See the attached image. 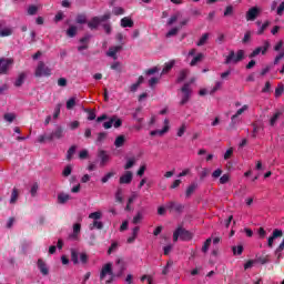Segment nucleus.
I'll use <instances>...</instances> for the list:
<instances>
[{
	"label": "nucleus",
	"mask_w": 284,
	"mask_h": 284,
	"mask_svg": "<svg viewBox=\"0 0 284 284\" xmlns=\"http://www.w3.org/2000/svg\"><path fill=\"white\" fill-rule=\"evenodd\" d=\"M245 59V51L240 49L237 50V53L234 52V50H231L229 55L225 58V65H230V63H240V61H243Z\"/></svg>",
	"instance_id": "f257e3e1"
},
{
	"label": "nucleus",
	"mask_w": 284,
	"mask_h": 284,
	"mask_svg": "<svg viewBox=\"0 0 284 284\" xmlns=\"http://www.w3.org/2000/svg\"><path fill=\"white\" fill-rule=\"evenodd\" d=\"M109 275L110 278L106 280V284H110V283H114V271H112V263H106L104 264V266L102 267L101 270V273H100V281H103V278H105V276Z\"/></svg>",
	"instance_id": "f03ea898"
},
{
	"label": "nucleus",
	"mask_w": 284,
	"mask_h": 284,
	"mask_svg": "<svg viewBox=\"0 0 284 284\" xmlns=\"http://www.w3.org/2000/svg\"><path fill=\"white\" fill-rule=\"evenodd\" d=\"M52 69L45 65V62L40 61L38 63V67L36 68L34 77L41 78V77H51Z\"/></svg>",
	"instance_id": "7ed1b4c3"
},
{
	"label": "nucleus",
	"mask_w": 284,
	"mask_h": 284,
	"mask_svg": "<svg viewBox=\"0 0 284 284\" xmlns=\"http://www.w3.org/2000/svg\"><path fill=\"white\" fill-rule=\"evenodd\" d=\"M271 47L272 44L270 43V40H264L263 45L255 48L253 52L250 53L248 58L254 59V57H258V54L265 55Z\"/></svg>",
	"instance_id": "20e7f679"
},
{
	"label": "nucleus",
	"mask_w": 284,
	"mask_h": 284,
	"mask_svg": "<svg viewBox=\"0 0 284 284\" xmlns=\"http://www.w3.org/2000/svg\"><path fill=\"white\" fill-rule=\"evenodd\" d=\"M250 106L247 104H244L241 109L236 111L234 115L231 118V123L229 125V130H236V119L243 114Z\"/></svg>",
	"instance_id": "39448f33"
},
{
	"label": "nucleus",
	"mask_w": 284,
	"mask_h": 284,
	"mask_svg": "<svg viewBox=\"0 0 284 284\" xmlns=\"http://www.w3.org/2000/svg\"><path fill=\"white\" fill-rule=\"evenodd\" d=\"M14 63V60L10 58H0V74H8V70Z\"/></svg>",
	"instance_id": "423d86ee"
},
{
	"label": "nucleus",
	"mask_w": 284,
	"mask_h": 284,
	"mask_svg": "<svg viewBox=\"0 0 284 284\" xmlns=\"http://www.w3.org/2000/svg\"><path fill=\"white\" fill-rule=\"evenodd\" d=\"M181 92L183 93L182 100L180 101V105H185L187 101H190V94H192V90H190V83H185L181 88Z\"/></svg>",
	"instance_id": "0eeeda50"
},
{
	"label": "nucleus",
	"mask_w": 284,
	"mask_h": 284,
	"mask_svg": "<svg viewBox=\"0 0 284 284\" xmlns=\"http://www.w3.org/2000/svg\"><path fill=\"white\" fill-rule=\"evenodd\" d=\"M261 14V9L258 7H253L246 12V21H256L257 17Z\"/></svg>",
	"instance_id": "6e6552de"
},
{
	"label": "nucleus",
	"mask_w": 284,
	"mask_h": 284,
	"mask_svg": "<svg viewBox=\"0 0 284 284\" xmlns=\"http://www.w3.org/2000/svg\"><path fill=\"white\" fill-rule=\"evenodd\" d=\"M54 139H63V128L57 126V129L47 135V141H54Z\"/></svg>",
	"instance_id": "1a4fd4ad"
},
{
	"label": "nucleus",
	"mask_w": 284,
	"mask_h": 284,
	"mask_svg": "<svg viewBox=\"0 0 284 284\" xmlns=\"http://www.w3.org/2000/svg\"><path fill=\"white\" fill-rule=\"evenodd\" d=\"M133 174L132 171H126L122 176H120L119 179V183L120 185H130V183H132V179H133Z\"/></svg>",
	"instance_id": "9d476101"
},
{
	"label": "nucleus",
	"mask_w": 284,
	"mask_h": 284,
	"mask_svg": "<svg viewBox=\"0 0 284 284\" xmlns=\"http://www.w3.org/2000/svg\"><path fill=\"white\" fill-rule=\"evenodd\" d=\"M281 236H283V231L275 229L272 233V236L268 237L267 246L274 247V241H276V239H281Z\"/></svg>",
	"instance_id": "9b49d317"
},
{
	"label": "nucleus",
	"mask_w": 284,
	"mask_h": 284,
	"mask_svg": "<svg viewBox=\"0 0 284 284\" xmlns=\"http://www.w3.org/2000/svg\"><path fill=\"white\" fill-rule=\"evenodd\" d=\"M90 39H92L91 34H85L84 37H82L80 39V43L82 45L78 47V52H83V50H88L89 43H90Z\"/></svg>",
	"instance_id": "f8f14e48"
},
{
	"label": "nucleus",
	"mask_w": 284,
	"mask_h": 284,
	"mask_svg": "<svg viewBox=\"0 0 284 284\" xmlns=\"http://www.w3.org/2000/svg\"><path fill=\"white\" fill-rule=\"evenodd\" d=\"M181 241H192V233L182 226L178 227Z\"/></svg>",
	"instance_id": "ddd939ff"
},
{
	"label": "nucleus",
	"mask_w": 284,
	"mask_h": 284,
	"mask_svg": "<svg viewBox=\"0 0 284 284\" xmlns=\"http://www.w3.org/2000/svg\"><path fill=\"white\" fill-rule=\"evenodd\" d=\"M166 210H170V212H183V205L174 201H171L166 203Z\"/></svg>",
	"instance_id": "4468645a"
},
{
	"label": "nucleus",
	"mask_w": 284,
	"mask_h": 284,
	"mask_svg": "<svg viewBox=\"0 0 284 284\" xmlns=\"http://www.w3.org/2000/svg\"><path fill=\"white\" fill-rule=\"evenodd\" d=\"M38 270H40L43 276H48L50 274V270L48 268V265L42 258L38 260Z\"/></svg>",
	"instance_id": "2eb2a0df"
},
{
	"label": "nucleus",
	"mask_w": 284,
	"mask_h": 284,
	"mask_svg": "<svg viewBox=\"0 0 284 284\" xmlns=\"http://www.w3.org/2000/svg\"><path fill=\"white\" fill-rule=\"evenodd\" d=\"M121 50H123L122 45L111 47V48H109V51L106 52V57H111L112 59L116 60V53L121 52Z\"/></svg>",
	"instance_id": "dca6fc26"
},
{
	"label": "nucleus",
	"mask_w": 284,
	"mask_h": 284,
	"mask_svg": "<svg viewBox=\"0 0 284 284\" xmlns=\"http://www.w3.org/2000/svg\"><path fill=\"white\" fill-rule=\"evenodd\" d=\"M79 234H81V224L75 223L73 224V233L69 235V239L77 241V239H79Z\"/></svg>",
	"instance_id": "f3484780"
},
{
	"label": "nucleus",
	"mask_w": 284,
	"mask_h": 284,
	"mask_svg": "<svg viewBox=\"0 0 284 284\" xmlns=\"http://www.w3.org/2000/svg\"><path fill=\"white\" fill-rule=\"evenodd\" d=\"M116 265L119 271L114 273V278H121L123 276V272H125V266L123 265V261L121 258L116 260Z\"/></svg>",
	"instance_id": "a211bd4d"
},
{
	"label": "nucleus",
	"mask_w": 284,
	"mask_h": 284,
	"mask_svg": "<svg viewBox=\"0 0 284 284\" xmlns=\"http://www.w3.org/2000/svg\"><path fill=\"white\" fill-rule=\"evenodd\" d=\"M199 187V183H196V182H192L189 186H187V189H186V191H185V196H186V199H190V196H192L193 194H194V192H196V189Z\"/></svg>",
	"instance_id": "6ab92c4d"
},
{
	"label": "nucleus",
	"mask_w": 284,
	"mask_h": 284,
	"mask_svg": "<svg viewBox=\"0 0 284 284\" xmlns=\"http://www.w3.org/2000/svg\"><path fill=\"white\" fill-rule=\"evenodd\" d=\"M98 156L101 160V165H105L110 161V155H108V152L105 150H100L98 152Z\"/></svg>",
	"instance_id": "aec40b11"
},
{
	"label": "nucleus",
	"mask_w": 284,
	"mask_h": 284,
	"mask_svg": "<svg viewBox=\"0 0 284 284\" xmlns=\"http://www.w3.org/2000/svg\"><path fill=\"white\" fill-rule=\"evenodd\" d=\"M281 116H283V109L277 110V111L273 114V116H272L271 120H270V125H271L272 128H274V126L276 125V121H278V119H281Z\"/></svg>",
	"instance_id": "412c9836"
},
{
	"label": "nucleus",
	"mask_w": 284,
	"mask_h": 284,
	"mask_svg": "<svg viewBox=\"0 0 284 284\" xmlns=\"http://www.w3.org/2000/svg\"><path fill=\"white\" fill-rule=\"evenodd\" d=\"M70 199H72V197L68 193H59L58 194L59 205H65V203H68V201H70Z\"/></svg>",
	"instance_id": "4be33fe9"
},
{
	"label": "nucleus",
	"mask_w": 284,
	"mask_h": 284,
	"mask_svg": "<svg viewBox=\"0 0 284 284\" xmlns=\"http://www.w3.org/2000/svg\"><path fill=\"white\" fill-rule=\"evenodd\" d=\"M121 28H134V20L132 18L124 17L121 19Z\"/></svg>",
	"instance_id": "5701e85b"
},
{
	"label": "nucleus",
	"mask_w": 284,
	"mask_h": 284,
	"mask_svg": "<svg viewBox=\"0 0 284 284\" xmlns=\"http://www.w3.org/2000/svg\"><path fill=\"white\" fill-rule=\"evenodd\" d=\"M99 26H101L99 17H93L91 21L88 22V28H90V30H97Z\"/></svg>",
	"instance_id": "b1692460"
},
{
	"label": "nucleus",
	"mask_w": 284,
	"mask_h": 284,
	"mask_svg": "<svg viewBox=\"0 0 284 284\" xmlns=\"http://www.w3.org/2000/svg\"><path fill=\"white\" fill-rule=\"evenodd\" d=\"M252 128H253L252 135H251L252 139H256V136H258V131L264 130L263 124H257L256 122L252 123Z\"/></svg>",
	"instance_id": "393cba45"
},
{
	"label": "nucleus",
	"mask_w": 284,
	"mask_h": 284,
	"mask_svg": "<svg viewBox=\"0 0 284 284\" xmlns=\"http://www.w3.org/2000/svg\"><path fill=\"white\" fill-rule=\"evenodd\" d=\"M19 201V189L13 187L9 203L14 205Z\"/></svg>",
	"instance_id": "a878e982"
},
{
	"label": "nucleus",
	"mask_w": 284,
	"mask_h": 284,
	"mask_svg": "<svg viewBox=\"0 0 284 284\" xmlns=\"http://www.w3.org/2000/svg\"><path fill=\"white\" fill-rule=\"evenodd\" d=\"M187 74H190V70H187V69H183L182 71H180L176 82L183 83V80L187 79Z\"/></svg>",
	"instance_id": "bb28decb"
},
{
	"label": "nucleus",
	"mask_w": 284,
	"mask_h": 284,
	"mask_svg": "<svg viewBox=\"0 0 284 284\" xmlns=\"http://www.w3.org/2000/svg\"><path fill=\"white\" fill-rule=\"evenodd\" d=\"M89 230H103V222L94 220L93 223L89 225Z\"/></svg>",
	"instance_id": "cd10ccee"
},
{
	"label": "nucleus",
	"mask_w": 284,
	"mask_h": 284,
	"mask_svg": "<svg viewBox=\"0 0 284 284\" xmlns=\"http://www.w3.org/2000/svg\"><path fill=\"white\" fill-rule=\"evenodd\" d=\"M26 83V73H20L14 82L16 88H21Z\"/></svg>",
	"instance_id": "c85d7f7f"
},
{
	"label": "nucleus",
	"mask_w": 284,
	"mask_h": 284,
	"mask_svg": "<svg viewBox=\"0 0 284 284\" xmlns=\"http://www.w3.org/2000/svg\"><path fill=\"white\" fill-rule=\"evenodd\" d=\"M255 263H260V265H265L270 263V255L256 256Z\"/></svg>",
	"instance_id": "c756f323"
},
{
	"label": "nucleus",
	"mask_w": 284,
	"mask_h": 284,
	"mask_svg": "<svg viewBox=\"0 0 284 284\" xmlns=\"http://www.w3.org/2000/svg\"><path fill=\"white\" fill-rule=\"evenodd\" d=\"M209 39H210V33H204V34L200 38V40L196 42V45H197L199 48L205 45V43H207V40H209Z\"/></svg>",
	"instance_id": "7c9ffc66"
},
{
	"label": "nucleus",
	"mask_w": 284,
	"mask_h": 284,
	"mask_svg": "<svg viewBox=\"0 0 284 284\" xmlns=\"http://www.w3.org/2000/svg\"><path fill=\"white\" fill-rule=\"evenodd\" d=\"M170 130V126H163L162 130H154V131H151V136H156V134H159L160 136H163V134H165L166 132H169Z\"/></svg>",
	"instance_id": "2f4dec72"
},
{
	"label": "nucleus",
	"mask_w": 284,
	"mask_h": 284,
	"mask_svg": "<svg viewBox=\"0 0 284 284\" xmlns=\"http://www.w3.org/2000/svg\"><path fill=\"white\" fill-rule=\"evenodd\" d=\"M124 144H125V135H119L114 141L115 148H123Z\"/></svg>",
	"instance_id": "473e14b6"
},
{
	"label": "nucleus",
	"mask_w": 284,
	"mask_h": 284,
	"mask_svg": "<svg viewBox=\"0 0 284 284\" xmlns=\"http://www.w3.org/2000/svg\"><path fill=\"white\" fill-rule=\"evenodd\" d=\"M77 154V145H72L68 151H67V161H72V156Z\"/></svg>",
	"instance_id": "72a5a7b5"
},
{
	"label": "nucleus",
	"mask_w": 284,
	"mask_h": 284,
	"mask_svg": "<svg viewBox=\"0 0 284 284\" xmlns=\"http://www.w3.org/2000/svg\"><path fill=\"white\" fill-rule=\"evenodd\" d=\"M204 57H205V55H204L203 53H197L196 57H194V58L192 59V61L190 62V65H191V67L196 65V63H200V61H203V58H204Z\"/></svg>",
	"instance_id": "f704fd0d"
},
{
	"label": "nucleus",
	"mask_w": 284,
	"mask_h": 284,
	"mask_svg": "<svg viewBox=\"0 0 284 284\" xmlns=\"http://www.w3.org/2000/svg\"><path fill=\"white\" fill-rule=\"evenodd\" d=\"M174 63H175L174 60L165 63V65H164V68L162 70V74H168V72H170V70H172L174 68Z\"/></svg>",
	"instance_id": "c9c22d12"
},
{
	"label": "nucleus",
	"mask_w": 284,
	"mask_h": 284,
	"mask_svg": "<svg viewBox=\"0 0 284 284\" xmlns=\"http://www.w3.org/2000/svg\"><path fill=\"white\" fill-rule=\"evenodd\" d=\"M141 221H143V213L141 211H139L136 213V215L133 217L132 223H133V225H139V223H141Z\"/></svg>",
	"instance_id": "e433bc0d"
},
{
	"label": "nucleus",
	"mask_w": 284,
	"mask_h": 284,
	"mask_svg": "<svg viewBox=\"0 0 284 284\" xmlns=\"http://www.w3.org/2000/svg\"><path fill=\"white\" fill-rule=\"evenodd\" d=\"M143 108L139 106L135 109V112L133 113V119L138 121V123H143V118H139V113H141Z\"/></svg>",
	"instance_id": "4c0bfd02"
},
{
	"label": "nucleus",
	"mask_w": 284,
	"mask_h": 284,
	"mask_svg": "<svg viewBox=\"0 0 284 284\" xmlns=\"http://www.w3.org/2000/svg\"><path fill=\"white\" fill-rule=\"evenodd\" d=\"M67 36L70 37V39H74V37H77V27L75 26H71L67 30Z\"/></svg>",
	"instance_id": "58836bf2"
},
{
	"label": "nucleus",
	"mask_w": 284,
	"mask_h": 284,
	"mask_svg": "<svg viewBox=\"0 0 284 284\" xmlns=\"http://www.w3.org/2000/svg\"><path fill=\"white\" fill-rule=\"evenodd\" d=\"M115 201L116 203H123V190L121 187L115 192Z\"/></svg>",
	"instance_id": "ea45409f"
},
{
	"label": "nucleus",
	"mask_w": 284,
	"mask_h": 284,
	"mask_svg": "<svg viewBox=\"0 0 284 284\" xmlns=\"http://www.w3.org/2000/svg\"><path fill=\"white\" fill-rule=\"evenodd\" d=\"M75 22L80 24L88 23V17H85L83 13H80L77 16Z\"/></svg>",
	"instance_id": "a19ab883"
},
{
	"label": "nucleus",
	"mask_w": 284,
	"mask_h": 284,
	"mask_svg": "<svg viewBox=\"0 0 284 284\" xmlns=\"http://www.w3.org/2000/svg\"><path fill=\"white\" fill-rule=\"evenodd\" d=\"M114 121H116V115H113L108 122L103 123L104 130H110V128H112L114 124Z\"/></svg>",
	"instance_id": "79ce46f5"
},
{
	"label": "nucleus",
	"mask_w": 284,
	"mask_h": 284,
	"mask_svg": "<svg viewBox=\"0 0 284 284\" xmlns=\"http://www.w3.org/2000/svg\"><path fill=\"white\" fill-rule=\"evenodd\" d=\"M172 265H174V262L172 260H169L166 262V265L164 266L163 271H162V274L164 276H166V274H170V267H172Z\"/></svg>",
	"instance_id": "37998d69"
},
{
	"label": "nucleus",
	"mask_w": 284,
	"mask_h": 284,
	"mask_svg": "<svg viewBox=\"0 0 284 284\" xmlns=\"http://www.w3.org/2000/svg\"><path fill=\"white\" fill-rule=\"evenodd\" d=\"M37 12H39V7L34 6V4H31L29 6L28 8V14L30 17H34V14H37Z\"/></svg>",
	"instance_id": "c03bdc74"
},
{
	"label": "nucleus",
	"mask_w": 284,
	"mask_h": 284,
	"mask_svg": "<svg viewBox=\"0 0 284 284\" xmlns=\"http://www.w3.org/2000/svg\"><path fill=\"white\" fill-rule=\"evenodd\" d=\"M4 121H7L8 123H12L14 121V119H17V114L14 113H6L3 115Z\"/></svg>",
	"instance_id": "a18cd8bd"
},
{
	"label": "nucleus",
	"mask_w": 284,
	"mask_h": 284,
	"mask_svg": "<svg viewBox=\"0 0 284 284\" xmlns=\"http://www.w3.org/2000/svg\"><path fill=\"white\" fill-rule=\"evenodd\" d=\"M71 261H72L73 265L79 264V253L74 250L71 251Z\"/></svg>",
	"instance_id": "49530a36"
},
{
	"label": "nucleus",
	"mask_w": 284,
	"mask_h": 284,
	"mask_svg": "<svg viewBox=\"0 0 284 284\" xmlns=\"http://www.w3.org/2000/svg\"><path fill=\"white\" fill-rule=\"evenodd\" d=\"M179 30H181V27H175V28L171 29L166 33V38L170 39V37H176V34H179Z\"/></svg>",
	"instance_id": "de8ad7c7"
},
{
	"label": "nucleus",
	"mask_w": 284,
	"mask_h": 284,
	"mask_svg": "<svg viewBox=\"0 0 284 284\" xmlns=\"http://www.w3.org/2000/svg\"><path fill=\"white\" fill-rule=\"evenodd\" d=\"M233 254L234 256H241V254H243V245H239V246H233Z\"/></svg>",
	"instance_id": "09e8293b"
},
{
	"label": "nucleus",
	"mask_w": 284,
	"mask_h": 284,
	"mask_svg": "<svg viewBox=\"0 0 284 284\" xmlns=\"http://www.w3.org/2000/svg\"><path fill=\"white\" fill-rule=\"evenodd\" d=\"M77 105V98H71L67 101V110H72Z\"/></svg>",
	"instance_id": "8fccbe9b"
},
{
	"label": "nucleus",
	"mask_w": 284,
	"mask_h": 284,
	"mask_svg": "<svg viewBox=\"0 0 284 284\" xmlns=\"http://www.w3.org/2000/svg\"><path fill=\"white\" fill-rule=\"evenodd\" d=\"M210 245H212L211 237L206 239V241L204 242V244L202 246V252H204V254L207 252V250H210Z\"/></svg>",
	"instance_id": "3c124183"
},
{
	"label": "nucleus",
	"mask_w": 284,
	"mask_h": 284,
	"mask_svg": "<svg viewBox=\"0 0 284 284\" xmlns=\"http://www.w3.org/2000/svg\"><path fill=\"white\" fill-rule=\"evenodd\" d=\"M283 92H284V85L283 84H278L277 88L275 89V97H276V99L282 97Z\"/></svg>",
	"instance_id": "603ef678"
},
{
	"label": "nucleus",
	"mask_w": 284,
	"mask_h": 284,
	"mask_svg": "<svg viewBox=\"0 0 284 284\" xmlns=\"http://www.w3.org/2000/svg\"><path fill=\"white\" fill-rule=\"evenodd\" d=\"M223 88V82L216 81L215 87L210 91V94H214L215 92H219Z\"/></svg>",
	"instance_id": "864d4df0"
},
{
	"label": "nucleus",
	"mask_w": 284,
	"mask_h": 284,
	"mask_svg": "<svg viewBox=\"0 0 284 284\" xmlns=\"http://www.w3.org/2000/svg\"><path fill=\"white\" fill-rule=\"evenodd\" d=\"M84 112H88L89 121H94V119H97V113H94V110L85 109Z\"/></svg>",
	"instance_id": "5fc2aeb1"
},
{
	"label": "nucleus",
	"mask_w": 284,
	"mask_h": 284,
	"mask_svg": "<svg viewBox=\"0 0 284 284\" xmlns=\"http://www.w3.org/2000/svg\"><path fill=\"white\" fill-rule=\"evenodd\" d=\"M70 174H72V165L69 164L62 171V176L68 178Z\"/></svg>",
	"instance_id": "6e6d98bb"
},
{
	"label": "nucleus",
	"mask_w": 284,
	"mask_h": 284,
	"mask_svg": "<svg viewBox=\"0 0 284 284\" xmlns=\"http://www.w3.org/2000/svg\"><path fill=\"white\" fill-rule=\"evenodd\" d=\"M113 14H115V17H119L121 14H125V10L121 7H114L113 8Z\"/></svg>",
	"instance_id": "4d7b16f0"
},
{
	"label": "nucleus",
	"mask_w": 284,
	"mask_h": 284,
	"mask_svg": "<svg viewBox=\"0 0 284 284\" xmlns=\"http://www.w3.org/2000/svg\"><path fill=\"white\" fill-rule=\"evenodd\" d=\"M105 139H108V133H105V132H100V133L98 134L97 143H103V141H105Z\"/></svg>",
	"instance_id": "13d9d810"
},
{
	"label": "nucleus",
	"mask_w": 284,
	"mask_h": 284,
	"mask_svg": "<svg viewBox=\"0 0 284 284\" xmlns=\"http://www.w3.org/2000/svg\"><path fill=\"white\" fill-rule=\"evenodd\" d=\"M234 14V7L227 6L224 10V17H232Z\"/></svg>",
	"instance_id": "bf43d9fd"
},
{
	"label": "nucleus",
	"mask_w": 284,
	"mask_h": 284,
	"mask_svg": "<svg viewBox=\"0 0 284 284\" xmlns=\"http://www.w3.org/2000/svg\"><path fill=\"white\" fill-rule=\"evenodd\" d=\"M136 163V160L133 159H129L126 164L124 165V170H131V168H134V164Z\"/></svg>",
	"instance_id": "052dcab7"
},
{
	"label": "nucleus",
	"mask_w": 284,
	"mask_h": 284,
	"mask_svg": "<svg viewBox=\"0 0 284 284\" xmlns=\"http://www.w3.org/2000/svg\"><path fill=\"white\" fill-rule=\"evenodd\" d=\"M252 40V31H246L244 38L242 39V43H250Z\"/></svg>",
	"instance_id": "680f3d73"
},
{
	"label": "nucleus",
	"mask_w": 284,
	"mask_h": 284,
	"mask_svg": "<svg viewBox=\"0 0 284 284\" xmlns=\"http://www.w3.org/2000/svg\"><path fill=\"white\" fill-rule=\"evenodd\" d=\"M267 28H270V21L264 22L261 28L257 31V34H263V32H265V30H267Z\"/></svg>",
	"instance_id": "e2e57ef3"
},
{
	"label": "nucleus",
	"mask_w": 284,
	"mask_h": 284,
	"mask_svg": "<svg viewBox=\"0 0 284 284\" xmlns=\"http://www.w3.org/2000/svg\"><path fill=\"white\" fill-rule=\"evenodd\" d=\"M112 176H114V172H109V173H106V174L101 179V183H108V181H110V179H112Z\"/></svg>",
	"instance_id": "0e129e2a"
},
{
	"label": "nucleus",
	"mask_w": 284,
	"mask_h": 284,
	"mask_svg": "<svg viewBox=\"0 0 284 284\" xmlns=\"http://www.w3.org/2000/svg\"><path fill=\"white\" fill-rule=\"evenodd\" d=\"M284 58V50L281 51L274 59V65H278V63L281 62V60Z\"/></svg>",
	"instance_id": "69168bd1"
},
{
	"label": "nucleus",
	"mask_w": 284,
	"mask_h": 284,
	"mask_svg": "<svg viewBox=\"0 0 284 284\" xmlns=\"http://www.w3.org/2000/svg\"><path fill=\"white\" fill-rule=\"evenodd\" d=\"M89 219H93V221H99L101 219V212L97 211L89 215Z\"/></svg>",
	"instance_id": "338daca9"
},
{
	"label": "nucleus",
	"mask_w": 284,
	"mask_h": 284,
	"mask_svg": "<svg viewBox=\"0 0 284 284\" xmlns=\"http://www.w3.org/2000/svg\"><path fill=\"white\" fill-rule=\"evenodd\" d=\"M10 36H12V30L10 29L0 30V37H10Z\"/></svg>",
	"instance_id": "774afa93"
}]
</instances>
